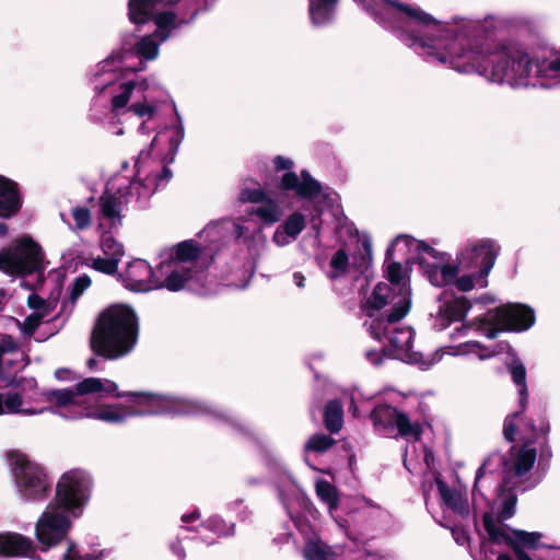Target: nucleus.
I'll use <instances>...</instances> for the list:
<instances>
[{"label":"nucleus","instance_id":"24","mask_svg":"<svg viewBox=\"0 0 560 560\" xmlns=\"http://www.w3.org/2000/svg\"><path fill=\"white\" fill-rule=\"evenodd\" d=\"M27 305L32 311L24 322L20 324V328L25 336H32L36 328L44 322L48 320L56 308V303L45 301L37 294H30Z\"/></svg>","mask_w":560,"mask_h":560},{"label":"nucleus","instance_id":"56","mask_svg":"<svg viewBox=\"0 0 560 560\" xmlns=\"http://www.w3.org/2000/svg\"><path fill=\"white\" fill-rule=\"evenodd\" d=\"M404 464H405V466L407 467V469L411 471V468H410V467L408 466V464H407V458H405Z\"/></svg>","mask_w":560,"mask_h":560},{"label":"nucleus","instance_id":"2","mask_svg":"<svg viewBox=\"0 0 560 560\" xmlns=\"http://www.w3.org/2000/svg\"><path fill=\"white\" fill-rule=\"evenodd\" d=\"M198 14L196 0H129L128 16L133 24H144L152 20L155 32L140 37L132 46L124 45L98 62L92 70L91 84L94 91L89 118L95 124H104L115 135H124L117 126L118 117L132 113L143 122L151 120L159 110V104L147 94V79L136 81L127 78V72L144 70L142 60L158 58L160 45L166 42L174 31L190 24Z\"/></svg>","mask_w":560,"mask_h":560},{"label":"nucleus","instance_id":"36","mask_svg":"<svg viewBox=\"0 0 560 560\" xmlns=\"http://www.w3.org/2000/svg\"><path fill=\"white\" fill-rule=\"evenodd\" d=\"M101 248L104 256L117 261H120L125 254L122 245L109 234L103 235Z\"/></svg>","mask_w":560,"mask_h":560},{"label":"nucleus","instance_id":"22","mask_svg":"<svg viewBox=\"0 0 560 560\" xmlns=\"http://www.w3.org/2000/svg\"><path fill=\"white\" fill-rule=\"evenodd\" d=\"M289 514L298 530L304 536L303 555L306 560H336L337 552L317 537L308 520L301 515L294 516L291 512Z\"/></svg>","mask_w":560,"mask_h":560},{"label":"nucleus","instance_id":"52","mask_svg":"<svg viewBox=\"0 0 560 560\" xmlns=\"http://www.w3.org/2000/svg\"><path fill=\"white\" fill-rule=\"evenodd\" d=\"M349 410L353 413V416H357L358 408H357V406L354 405L353 399H351V405H350V407H349Z\"/></svg>","mask_w":560,"mask_h":560},{"label":"nucleus","instance_id":"29","mask_svg":"<svg viewBox=\"0 0 560 560\" xmlns=\"http://www.w3.org/2000/svg\"><path fill=\"white\" fill-rule=\"evenodd\" d=\"M177 116V122L166 128L164 131L160 132L153 140L152 145L156 144L158 142L162 140H166L168 142V154L170 162L174 160V156L176 152L178 151V148L180 143L184 140L185 131H184V125L182 121V118L179 117L178 113H176Z\"/></svg>","mask_w":560,"mask_h":560},{"label":"nucleus","instance_id":"16","mask_svg":"<svg viewBox=\"0 0 560 560\" xmlns=\"http://www.w3.org/2000/svg\"><path fill=\"white\" fill-rule=\"evenodd\" d=\"M273 166L277 172L287 171L280 177L279 189L281 191H293L299 199L314 201L322 194V185L312 175L303 170L300 174L292 172L294 162L285 156L277 155L273 159Z\"/></svg>","mask_w":560,"mask_h":560},{"label":"nucleus","instance_id":"31","mask_svg":"<svg viewBox=\"0 0 560 560\" xmlns=\"http://www.w3.org/2000/svg\"><path fill=\"white\" fill-rule=\"evenodd\" d=\"M338 0H310V16L314 24L328 23L335 13Z\"/></svg>","mask_w":560,"mask_h":560},{"label":"nucleus","instance_id":"37","mask_svg":"<svg viewBox=\"0 0 560 560\" xmlns=\"http://www.w3.org/2000/svg\"><path fill=\"white\" fill-rule=\"evenodd\" d=\"M203 529H208L215 534L217 536H229L232 535L234 532V525L233 524H226L222 518L219 516H211L209 517L201 526Z\"/></svg>","mask_w":560,"mask_h":560},{"label":"nucleus","instance_id":"54","mask_svg":"<svg viewBox=\"0 0 560 560\" xmlns=\"http://www.w3.org/2000/svg\"><path fill=\"white\" fill-rule=\"evenodd\" d=\"M430 459H431V453L425 452V454H424V462H425L428 467L430 466Z\"/></svg>","mask_w":560,"mask_h":560},{"label":"nucleus","instance_id":"47","mask_svg":"<svg viewBox=\"0 0 560 560\" xmlns=\"http://www.w3.org/2000/svg\"><path fill=\"white\" fill-rule=\"evenodd\" d=\"M305 280L306 279H305V277H304V275L302 272L298 271V272L293 273V282H294V284L298 288H300V289L304 288L305 287Z\"/></svg>","mask_w":560,"mask_h":560},{"label":"nucleus","instance_id":"41","mask_svg":"<svg viewBox=\"0 0 560 560\" xmlns=\"http://www.w3.org/2000/svg\"><path fill=\"white\" fill-rule=\"evenodd\" d=\"M91 285V279L88 276H81L75 279L70 291V301L72 304Z\"/></svg>","mask_w":560,"mask_h":560},{"label":"nucleus","instance_id":"40","mask_svg":"<svg viewBox=\"0 0 560 560\" xmlns=\"http://www.w3.org/2000/svg\"><path fill=\"white\" fill-rule=\"evenodd\" d=\"M104 551L81 555L77 545L72 541L68 544L67 551L63 553V560H102Z\"/></svg>","mask_w":560,"mask_h":560},{"label":"nucleus","instance_id":"3","mask_svg":"<svg viewBox=\"0 0 560 560\" xmlns=\"http://www.w3.org/2000/svg\"><path fill=\"white\" fill-rule=\"evenodd\" d=\"M548 431L549 424L545 420H541L539 425L536 427L522 412H513L508 416L503 424L505 440L513 442L518 439L523 443L511 446L504 455L490 454L483 460L475 477L474 508L480 509L481 501H485L486 505L490 503V499H488L485 491L492 485L493 472L499 467L502 468V481L499 485L497 499V504L500 508V521H494L490 514L485 513L483 525L490 540L510 546L518 560H532L524 549L536 548L541 535L536 532L510 529L501 521L514 515L517 499L513 490L522 486L523 478L536 463L537 450L533 446L535 439L547 434Z\"/></svg>","mask_w":560,"mask_h":560},{"label":"nucleus","instance_id":"55","mask_svg":"<svg viewBox=\"0 0 560 560\" xmlns=\"http://www.w3.org/2000/svg\"><path fill=\"white\" fill-rule=\"evenodd\" d=\"M95 364H96V360H95V359H93V358H92V359H90V360L88 361V365H89V368H91V369H93Z\"/></svg>","mask_w":560,"mask_h":560},{"label":"nucleus","instance_id":"48","mask_svg":"<svg viewBox=\"0 0 560 560\" xmlns=\"http://www.w3.org/2000/svg\"><path fill=\"white\" fill-rule=\"evenodd\" d=\"M200 517L199 513L197 511L190 513V514H184L182 516V522L183 523H189V522H192L195 520H198Z\"/></svg>","mask_w":560,"mask_h":560},{"label":"nucleus","instance_id":"46","mask_svg":"<svg viewBox=\"0 0 560 560\" xmlns=\"http://www.w3.org/2000/svg\"><path fill=\"white\" fill-rule=\"evenodd\" d=\"M452 534L457 544L464 545L467 541V535L463 530L453 529Z\"/></svg>","mask_w":560,"mask_h":560},{"label":"nucleus","instance_id":"32","mask_svg":"<svg viewBox=\"0 0 560 560\" xmlns=\"http://www.w3.org/2000/svg\"><path fill=\"white\" fill-rule=\"evenodd\" d=\"M509 371L512 375L513 382L518 386V401L521 410L517 412L523 413L527 401L526 369L521 360L513 359L509 364Z\"/></svg>","mask_w":560,"mask_h":560},{"label":"nucleus","instance_id":"26","mask_svg":"<svg viewBox=\"0 0 560 560\" xmlns=\"http://www.w3.org/2000/svg\"><path fill=\"white\" fill-rule=\"evenodd\" d=\"M22 201L18 185L13 180L0 175V217L10 218L21 208ZM7 233V226L0 224V234Z\"/></svg>","mask_w":560,"mask_h":560},{"label":"nucleus","instance_id":"43","mask_svg":"<svg viewBox=\"0 0 560 560\" xmlns=\"http://www.w3.org/2000/svg\"><path fill=\"white\" fill-rule=\"evenodd\" d=\"M363 247L365 250L364 255H361L360 261L357 260V257H353V265L360 269L361 272L368 269V265L371 260V245L368 242L363 243Z\"/></svg>","mask_w":560,"mask_h":560},{"label":"nucleus","instance_id":"17","mask_svg":"<svg viewBox=\"0 0 560 560\" xmlns=\"http://www.w3.org/2000/svg\"><path fill=\"white\" fill-rule=\"evenodd\" d=\"M73 517L61 506L50 502L35 525V535L43 550L59 544L69 533Z\"/></svg>","mask_w":560,"mask_h":560},{"label":"nucleus","instance_id":"21","mask_svg":"<svg viewBox=\"0 0 560 560\" xmlns=\"http://www.w3.org/2000/svg\"><path fill=\"white\" fill-rule=\"evenodd\" d=\"M445 354L451 355H466L474 354L479 360H487L497 354V351L491 350L485 346H482L478 341H466L455 347H442L431 353L423 354L420 352L412 351V358L408 360H402L404 362L415 363L421 370L425 371L431 369L434 364L440 362Z\"/></svg>","mask_w":560,"mask_h":560},{"label":"nucleus","instance_id":"8","mask_svg":"<svg viewBox=\"0 0 560 560\" xmlns=\"http://www.w3.org/2000/svg\"><path fill=\"white\" fill-rule=\"evenodd\" d=\"M138 340V318L127 305H114L97 319L91 338L95 353L116 360L132 351Z\"/></svg>","mask_w":560,"mask_h":560},{"label":"nucleus","instance_id":"13","mask_svg":"<svg viewBox=\"0 0 560 560\" xmlns=\"http://www.w3.org/2000/svg\"><path fill=\"white\" fill-rule=\"evenodd\" d=\"M93 480L88 471L79 468L70 469L57 481L52 502L74 520L79 518L90 501Z\"/></svg>","mask_w":560,"mask_h":560},{"label":"nucleus","instance_id":"49","mask_svg":"<svg viewBox=\"0 0 560 560\" xmlns=\"http://www.w3.org/2000/svg\"><path fill=\"white\" fill-rule=\"evenodd\" d=\"M173 552L179 558V559H183L185 557V552L183 550V548H180L179 546H177L176 544H172L171 546Z\"/></svg>","mask_w":560,"mask_h":560},{"label":"nucleus","instance_id":"18","mask_svg":"<svg viewBox=\"0 0 560 560\" xmlns=\"http://www.w3.org/2000/svg\"><path fill=\"white\" fill-rule=\"evenodd\" d=\"M499 249L497 242L491 238L470 240L457 254L456 261L462 268L481 272L480 280L485 283V278L494 266Z\"/></svg>","mask_w":560,"mask_h":560},{"label":"nucleus","instance_id":"23","mask_svg":"<svg viewBox=\"0 0 560 560\" xmlns=\"http://www.w3.org/2000/svg\"><path fill=\"white\" fill-rule=\"evenodd\" d=\"M436 486L443 506L463 520L469 518L471 509L466 491L460 486L452 487L440 479H436Z\"/></svg>","mask_w":560,"mask_h":560},{"label":"nucleus","instance_id":"34","mask_svg":"<svg viewBox=\"0 0 560 560\" xmlns=\"http://www.w3.org/2000/svg\"><path fill=\"white\" fill-rule=\"evenodd\" d=\"M342 406L338 400H331L327 404L324 412V421L327 430L337 433L342 427Z\"/></svg>","mask_w":560,"mask_h":560},{"label":"nucleus","instance_id":"50","mask_svg":"<svg viewBox=\"0 0 560 560\" xmlns=\"http://www.w3.org/2000/svg\"><path fill=\"white\" fill-rule=\"evenodd\" d=\"M219 228V224H209L205 230H203V233L207 235V236H210L212 235L215 230Z\"/></svg>","mask_w":560,"mask_h":560},{"label":"nucleus","instance_id":"19","mask_svg":"<svg viewBox=\"0 0 560 560\" xmlns=\"http://www.w3.org/2000/svg\"><path fill=\"white\" fill-rule=\"evenodd\" d=\"M371 420L375 431L384 436L392 435L395 429L408 439L418 440L421 433L419 423L411 422L402 412L388 405H380L371 412Z\"/></svg>","mask_w":560,"mask_h":560},{"label":"nucleus","instance_id":"14","mask_svg":"<svg viewBox=\"0 0 560 560\" xmlns=\"http://www.w3.org/2000/svg\"><path fill=\"white\" fill-rule=\"evenodd\" d=\"M40 247L27 236L16 240L8 249L0 252V270L9 275H24L42 269Z\"/></svg>","mask_w":560,"mask_h":560},{"label":"nucleus","instance_id":"15","mask_svg":"<svg viewBox=\"0 0 560 560\" xmlns=\"http://www.w3.org/2000/svg\"><path fill=\"white\" fill-rule=\"evenodd\" d=\"M44 400H47V393L38 389L36 380L33 377L22 378L13 389L0 393V416L5 413L23 416L43 413L46 409L32 408L28 405Z\"/></svg>","mask_w":560,"mask_h":560},{"label":"nucleus","instance_id":"28","mask_svg":"<svg viewBox=\"0 0 560 560\" xmlns=\"http://www.w3.org/2000/svg\"><path fill=\"white\" fill-rule=\"evenodd\" d=\"M34 551L33 541L18 533H0V557H28Z\"/></svg>","mask_w":560,"mask_h":560},{"label":"nucleus","instance_id":"7","mask_svg":"<svg viewBox=\"0 0 560 560\" xmlns=\"http://www.w3.org/2000/svg\"><path fill=\"white\" fill-rule=\"evenodd\" d=\"M394 245H405L413 250L424 275L435 287L453 283L459 291L468 292L475 288H485L488 284L487 278H485V283H481V272H478V270L462 268L459 262L453 261L448 254L438 252L421 241L408 236H398Z\"/></svg>","mask_w":560,"mask_h":560},{"label":"nucleus","instance_id":"30","mask_svg":"<svg viewBox=\"0 0 560 560\" xmlns=\"http://www.w3.org/2000/svg\"><path fill=\"white\" fill-rule=\"evenodd\" d=\"M26 365L24 353L18 349H8L0 346V377L5 378L13 371Z\"/></svg>","mask_w":560,"mask_h":560},{"label":"nucleus","instance_id":"5","mask_svg":"<svg viewBox=\"0 0 560 560\" xmlns=\"http://www.w3.org/2000/svg\"><path fill=\"white\" fill-rule=\"evenodd\" d=\"M202 246L194 241H185L174 248L167 261L161 262L156 271L143 259H133L119 278L126 289L135 292H148L167 289L176 292L183 289H196L202 292L207 275L201 260Z\"/></svg>","mask_w":560,"mask_h":560},{"label":"nucleus","instance_id":"12","mask_svg":"<svg viewBox=\"0 0 560 560\" xmlns=\"http://www.w3.org/2000/svg\"><path fill=\"white\" fill-rule=\"evenodd\" d=\"M535 322L534 311L523 304H505L489 310L482 316L477 317L471 326L480 334L493 339L502 330H527Z\"/></svg>","mask_w":560,"mask_h":560},{"label":"nucleus","instance_id":"20","mask_svg":"<svg viewBox=\"0 0 560 560\" xmlns=\"http://www.w3.org/2000/svg\"><path fill=\"white\" fill-rule=\"evenodd\" d=\"M244 201L254 203L249 213L256 215L264 225L270 226L280 222L284 210L278 194L266 188L244 189L241 192Z\"/></svg>","mask_w":560,"mask_h":560},{"label":"nucleus","instance_id":"59","mask_svg":"<svg viewBox=\"0 0 560 560\" xmlns=\"http://www.w3.org/2000/svg\"><path fill=\"white\" fill-rule=\"evenodd\" d=\"M303 504H304V506H306V505H307V502H306V500H304V499H303Z\"/></svg>","mask_w":560,"mask_h":560},{"label":"nucleus","instance_id":"58","mask_svg":"<svg viewBox=\"0 0 560 560\" xmlns=\"http://www.w3.org/2000/svg\"><path fill=\"white\" fill-rule=\"evenodd\" d=\"M282 501H283V505H285V508L289 509L288 503L285 502V500L283 498H282Z\"/></svg>","mask_w":560,"mask_h":560},{"label":"nucleus","instance_id":"33","mask_svg":"<svg viewBox=\"0 0 560 560\" xmlns=\"http://www.w3.org/2000/svg\"><path fill=\"white\" fill-rule=\"evenodd\" d=\"M349 266L348 253L345 247H341L331 256L326 273L330 279H337L347 273Z\"/></svg>","mask_w":560,"mask_h":560},{"label":"nucleus","instance_id":"39","mask_svg":"<svg viewBox=\"0 0 560 560\" xmlns=\"http://www.w3.org/2000/svg\"><path fill=\"white\" fill-rule=\"evenodd\" d=\"M119 261L113 258H108L106 256H97L91 258V266L106 275H114L117 272Z\"/></svg>","mask_w":560,"mask_h":560},{"label":"nucleus","instance_id":"38","mask_svg":"<svg viewBox=\"0 0 560 560\" xmlns=\"http://www.w3.org/2000/svg\"><path fill=\"white\" fill-rule=\"evenodd\" d=\"M335 440L326 434H314L305 445V451L325 452L332 446Z\"/></svg>","mask_w":560,"mask_h":560},{"label":"nucleus","instance_id":"11","mask_svg":"<svg viewBox=\"0 0 560 560\" xmlns=\"http://www.w3.org/2000/svg\"><path fill=\"white\" fill-rule=\"evenodd\" d=\"M394 306H390L389 313L385 316H376L365 320L371 336L377 340L387 342V351L397 360H408L412 358L413 330L410 326L401 323L404 317L392 318Z\"/></svg>","mask_w":560,"mask_h":560},{"label":"nucleus","instance_id":"9","mask_svg":"<svg viewBox=\"0 0 560 560\" xmlns=\"http://www.w3.org/2000/svg\"><path fill=\"white\" fill-rule=\"evenodd\" d=\"M389 283L380 282L364 303L368 317L389 305L394 306L392 318L406 317L411 306V290L402 266L390 262L386 268Z\"/></svg>","mask_w":560,"mask_h":560},{"label":"nucleus","instance_id":"25","mask_svg":"<svg viewBox=\"0 0 560 560\" xmlns=\"http://www.w3.org/2000/svg\"><path fill=\"white\" fill-rule=\"evenodd\" d=\"M305 228L306 217L300 211H294L276 228L271 241L278 247L288 246L298 240Z\"/></svg>","mask_w":560,"mask_h":560},{"label":"nucleus","instance_id":"27","mask_svg":"<svg viewBox=\"0 0 560 560\" xmlns=\"http://www.w3.org/2000/svg\"><path fill=\"white\" fill-rule=\"evenodd\" d=\"M470 308L464 296L443 300L436 313L435 326L446 328L452 322L462 320Z\"/></svg>","mask_w":560,"mask_h":560},{"label":"nucleus","instance_id":"1","mask_svg":"<svg viewBox=\"0 0 560 560\" xmlns=\"http://www.w3.org/2000/svg\"><path fill=\"white\" fill-rule=\"evenodd\" d=\"M355 1L366 9L371 4L377 8L376 19L428 62L513 88L536 86V77H560V48L532 58L517 43H491L492 34L508 25L504 16L454 15L442 22L405 0Z\"/></svg>","mask_w":560,"mask_h":560},{"label":"nucleus","instance_id":"45","mask_svg":"<svg viewBox=\"0 0 560 560\" xmlns=\"http://www.w3.org/2000/svg\"><path fill=\"white\" fill-rule=\"evenodd\" d=\"M365 358L373 364H380L382 362V351L380 350H368Z\"/></svg>","mask_w":560,"mask_h":560},{"label":"nucleus","instance_id":"4","mask_svg":"<svg viewBox=\"0 0 560 560\" xmlns=\"http://www.w3.org/2000/svg\"><path fill=\"white\" fill-rule=\"evenodd\" d=\"M47 401L54 402L58 415L69 420L91 418L120 423L129 417L159 413L225 418L212 406L194 399L151 393L121 394L114 381L100 377H86L73 389L48 392Z\"/></svg>","mask_w":560,"mask_h":560},{"label":"nucleus","instance_id":"42","mask_svg":"<svg viewBox=\"0 0 560 560\" xmlns=\"http://www.w3.org/2000/svg\"><path fill=\"white\" fill-rule=\"evenodd\" d=\"M72 218L79 230L86 229L91 223V213L84 207H78L72 210Z\"/></svg>","mask_w":560,"mask_h":560},{"label":"nucleus","instance_id":"51","mask_svg":"<svg viewBox=\"0 0 560 560\" xmlns=\"http://www.w3.org/2000/svg\"><path fill=\"white\" fill-rule=\"evenodd\" d=\"M469 325H462L459 328L456 329V332L458 335H466V331L469 329Z\"/></svg>","mask_w":560,"mask_h":560},{"label":"nucleus","instance_id":"57","mask_svg":"<svg viewBox=\"0 0 560 560\" xmlns=\"http://www.w3.org/2000/svg\"><path fill=\"white\" fill-rule=\"evenodd\" d=\"M202 540H203L205 542H207V544H211V542L213 541V540H209V539L203 538V537H202Z\"/></svg>","mask_w":560,"mask_h":560},{"label":"nucleus","instance_id":"53","mask_svg":"<svg viewBox=\"0 0 560 560\" xmlns=\"http://www.w3.org/2000/svg\"><path fill=\"white\" fill-rule=\"evenodd\" d=\"M498 560H513V559L511 556H509L506 553H501V555H499Z\"/></svg>","mask_w":560,"mask_h":560},{"label":"nucleus","instance_id":"44","mask_svg":"<svg viewBox=\"0 0 560 560\" xmlns=\"http://www.w3.org/2000/svg\"><path fill=\"white\" fill-rule=\"evenodd\" d=\"M228 225H231L233 229V234L236 238H243L246 235V229L244 225L240 224L238 222H224Z\"/></svg>","mask_w":560,"mask_h":560},{"label":"nucleus","instance_id":"6","mask_svg":"<svg viewBox=\"0 0 560 560\" xmlns=\"http://www.w3.org/2000/svg\"><path fill=\"white\" fill-rule=\"evenodd\" d=\"M141 152L137 162V178L129 180L124 176L110 179L100 198V226L113 230L121 224L122 211L131 202L142 207L162 187L171 180L173 173L162 161L147 160Z\"/></svg>","mask_w":560,"mask_h":560},{"label":"nucleus","instance_id":"35","mask_svg":"<svg viewBox=\"0 0 560 560\" xmlns=\"http://www.w3.org/2000/svg\"><path fill=\"white\" fill-rule=\"evenodd\" d=\"M316 493L328 505L330 513L337 508V490L331 483L326 480H318L316 482Z\"/></svg>","mask_w":560,"mask_h":560},{"label":"nucleus","instance_id":"10","mask_svg":"<svg viewBox=\"0 0 560 560\" xmlns=\"http://www.w3.org/2000/svg\"><path fill=\"white\" fill-rule=\"evenodd\" d=\"M9 464L19 497L26 502H42L51 490V481L45 469L25 454L11 452Z\"/></svg>","mask_w":560,"mask_h":560}]
</instances>
